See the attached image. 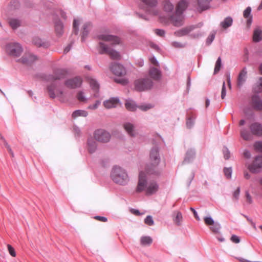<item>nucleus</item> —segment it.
Listing matches in <instances>:
<instances>
[{
  "mask_svg": "<svg viewBox=\"0 0 262 262\" xmlns=\"http://www.w3.org/2000/svg\"><path fill=\"white\" fill-rule=\"evenodd\" d=\"M159 189V185L155 181L147 183L145 172L141 171L139 174V181L136 188L137 192L146 191L147 195L155 193Z\"/></svg>",
  "mask_w": 262,
  "mask_h": 262,
  "instance_id": "1",
  "label": "nucleus"
},
{
  "mask_svg": "<svg viewBox=\"0 0 262 262\" xmlns=\"http://www.w3.org/2000/svg\"><path fill=\"white\" fill-rule=\"evenodd\" d=\"M111 177L115 183L121 185H125L129 181L126 171L120 166H115L113 168Z\"/></svg>",
  "mask_w": 262,
  "mask_h": 262,
  "instance_id": "2",
  "label": "nucleus"
},
{
  "mask_svg": "<svg viewBox=\"0 0 262 262\" xmlns=\"http://www.w3.org/2000/svg\"><path fill=\"white\" fill-rule=\"evenodd\" d=\"M149 156L151 164L150 166H147L146 171L147 173L150 174H158L159 171L157 166L161 161L159 148L157 147H153L150 150Z\"/></svg>",
  "mask_w": 262,
  "mask_h": 262,
  "instance_id": "3",
  "label": "nucleus"
},
{
  "mask_svg": "<svg viewBox=\"0 0 262 262\" xmlns=\"http://www.w3.org/2000/svg\"><path fill=\"white\" fill-rule=\"evenodd\" d=\"M135 89L139 92L150 90L153 86L152 81L148 78H140L134 82Z\"/></svg>",
  "mask_w": 262,
  "mask_h": 262,
  "instance_id": "4",
  "label": "nucleus"
},
{
  "mask_svg": "<svg viewBox=\"0 0 262 262\" xmlns=\"http://www.w3.org/2000/svg\"><path fill=\"white\" fill-rule=\"evenodd\" d=\"M6 53L12 56L18 57L23 52V49L21 45L17 42H9L6 45Z\"/></svg>",
  "mask_w": 262,
  "mask_h": 262,
  "instance_id": "5",
  "label": "nucleus"
},
{
  "mask_svg": "<svg viewBox=\"0 0 262 262\" xmlns=\"http://www.w3.org/2000/svg\"><path fill=\"white\" fill-rule=\"evenodd\" d=\"M99 52L100 54H107L113 59H118L120 57L119 52L110 48L102 42L99 43Z\"/></svg>",
  "mask_w": 262,
  "mask_h": 262,
  "instance_id": "6",
  "label": "nucleus"
},
{
  "mask_svg": "<svg viewBox=\"0 0 262 262\" xmlns=\"http://www.w3.org/2000/svg\"><path fill=\"white\" fill-rule=\"evenodd\" d=\"M94 137L96 140L103 143L108 142L111 139L110 133L101 128L98 129L94 132Z\"/></svg>",
  "mask_w": 262,
  "mask_h": 262,
  "instance_id": "7",
  "label": "nucleus"
},
{
  "mask_svg": "<svg viewBox=\"0 0 262 262\" xmlns=\"http://www.w3.org/2000/svg\"><path fill=\"white\" fill-rule=\"evenodd\" d=\"M247 168L252 173L260 172L262 168V156H256L253 163L249 164Z\"/></svg>",
  "mask_w": 262,
  "mask_h": 262,
  "instance_id": "8",
  "label": "nucleus"
},
{
  "mask_svg": "<svg viewBox=\"0 0 262 262\" xmlns=\"http://www.w3.org/2000/svg\"><path fill=\"white\" fill-rule=\"evenodd\" d=\"M110 69L116 76H122L126 74V69L124 66L117 62L112 63Z\"/></svg>",
  "mask_w": 262,
  "mask_h": 262,
  "instance_id": "9",
  "label": "nucleus"
},
{
  "mask_svg": "<svg viewBox=\"0 0 262 262\" xmlns=\"http://www.w3.org/2000/svg\"><path fill=\"white\" fill-rule=\"evenodd\" d=\"M202 23H199L196 25H190L186 27L182 28L181 29H180L177 31H176L174 32V34L178 36H185L188 34L189 33H190L191 31H193L194 29L200 28L201 26H202Z\"/></svg>",
  "mask_w": 262,
  "mask_h": 262,
  "instance_id": "10",
  "label": "nucleus"
},
{
  "mask_svg": "<svg viewBox=\"0 0 262 262\" xmlns=\"http://www.w3.org/2000/svg\"><path fill=\"white\" fill-rule=\"evenodd\" d=\"M82 79L79 76L68 79L65 82V85L71 89H75L80 87L82 84Z\"/></svg>",
  "mask_w": 262,
  "mask_h": 262,
  "instance_id": "11",
  "label": "nucleus"
},
{
  "mask_svg": "<svg viewBox=\"0 0 262 262\" xmlns=\"http://www.w3.org/2000/svg\"><path fill=\"white\" fill-rule=\"evenodd\" d=\"M249 129L252 135L256 136H262V124L259 122H255L249 125Z\"/></svg>",
  "mask_w": 262,
  "mask_h": 262,
  "instance_id": "12",
  "label": "nucleus"
},
{
  "mask_svg": "<svg viewBox=\"0 0 262 262\" xmlns=\"http://www.w3.org/2000/svg\"><path fill=\"white\" fill-rule=\"evenodd\" d=\"M98 38L100 40L111 41L115 45L119 44L120 41V39L118 36L109 34H100L98 36Z\"/></svg>",
  "mask_w": 262,
  "mask_h": 262,
  "instance_id": "13",
  "label": "nucleus"
},
{
  "mask_svg": "<svg viewBox=\"0 0 262 262\" xmlns=\"http://www.w3.org/2000/svg\"><path fill=\"white\" fill-rule=\"evenodd\" d=\"M247 78V68L244 67L239 72L237 80V85L238 88L243 86L244 84L246 81Z\"/></svg>",
  "mask_w": 262,
  "mask_h": 262,
  "instance_id": "14",
  "label": "nucleus"
},
{
  "mask_svg": "<svg viewBox=\"0 0 262 262\" xmlns=\"http://www.w3.org/2000/svg\"><path fill=\"white\" fill-rule=\"evenodd\" d=\"M253 108L257 111H262V100L257 95H254L251 98Z\"/></svg>",
  "mask_w": 262,
  "mask_h": 262,
  "instance_id": "15",
  "label": "nucleus"
},
{
  "mask_svg": "<svg viewBox=\"0 0 262 262\" xmlns=\"http://www.w3.org/2000/svg\"><path fill=\"white\" fill-rule=\"evenodd\" d=\"M66 75V71L64 69H58L54 72V75H50L49 79L51 80H56L63 79Z\"/></svg>",
  "mask_w": 262,
  "mask_h": 262,
  "instance_id": "16",
  "label": "nucleus"
},
{
  "mask_svg": "<svg viewBox=\"0 0 262 262\" xmlns=\"http://www.w3.org/2000/svg\"><path fill=\"white\" fill-rule=\"evenodd\" d=\"M123 127L128 135L131 137H135L137 135L135 125L130 122H125Z\"/></svg>",
  "mask_w": 262,
  "mask_h": 262,
  "instance_id": "17",
  "label": "nucleus"
},
{
  "mask_svg": "<svg viewBox=\"0 0 262 262\" xmlns=\"http://www.w3.org/2000/svg\"><path fill=\"white\" fill-rule=\"evenodd\" d=\"M37 59V57L36 55L32 54H28L23 56L20 58V60L24 64L30 65L36 61Z\"/></svg>",
  "mask_w": 262,
  "mask_h": 262,
  "instance_id": "18",
  "label": "nucleus"
},
{
  "mask_svg": "<svg viewBox=\"0 0 262 262\" xmlns=\"http://www.w3.org/2000/svg\"><path fill=\"white\" fill-rule=\"evenodd\" d=\"M183 14L177 13L175 12V13L171 16V20L173 23L174 26L179 27L182 25L183 23Z\"/></svg>",
  "mask_w": 262,
  "mask_h": 262,
  "instance_id": "19",
  "label": "nucleus"
},
{
  "mask_svg": "<svg viewBox=\"0 0 262 262\" xmlns=\"http://www.w3.org/2000/svg\"><path fill=\"white\" fill-rule=\"evenodd\" d=\"M119 99L117 97L111 98L108 100H106L103 102V105L106 108H111L115 107L116 105L119 103Z\"/></svg>",
  "mask_w": 262,
  "mask_h": 262,
  "instance_id": "20",
  "label": "nucleus"
},
{
  "mask_svg": "<svg viewBox=\"0 0 262 262\" xmlns=\"http://www.w3.org/2000/svg\"><path fill=\"white\" fill-rule=\"evenodd\" d=\"M195 151L193 148L188 149L186 153V156L184 160L183 163H189L191 162L195 157Z\"/></svg>",
  "mask_w": 262,
  "mask_h": 262,
  "instance_id": "21",
  "label": "nucleus"
},
{
  "mask_svg": "<svg viewBox=\"0 0 262 262\" xmlns=\"http://www.w3.org/2000/svg\"><path fill=\"white\" fill-rule=\"evenodd\" d=\"M95 139L92 137L88 138L87 141L88 150L90 154H93L97 148V145Z\"/></svg>",
  "mask_w": 262,
  "mask_h": 262,
  "instance_id": "22",
  "label": "nucleus"
},
{
  "mask_svg": "<svg viewBox=\"0 0 262 262\" xmlns=\"http://www.w3.org/2000/svg\"><path fill=\"white\" fill-rule=\"evenodd\" d=\"M196 117L195 113H188L186 123L187 128H191L193 126Z\"/></svg>",
  "mask_w": 262,
  "mask_h": 262,
  "instance_id": "23",
  "label": "nucleus"
},
{
  "mask_svg": "<svg viewBox=\"0 0 262 262\" xmlns=\"http://www.w3.org/2000/svg\"><path fill=\"white\" fill-rule=\"evenodd\" d=\"M8 23L13 30H16L20 27L22 24V20L18 18H9L8 19Z\"/></svg>",
  "mask_w": 262,
  "mask_h": 262,
  "instance_id": "24",
  "label": "nucleus"
},
{
  "mask_svg": "<svg viewBox=\"0 0 262 262\" xmlns=\"http://www.w3.org/2000/svg\"><path fill=\"white\" fill-rule=\"evenodd\" d=\"M91 26L92 24L90 22H86L83 25L81 36L82 42L85 41V38L89 33V28Z\"/></svg>",
  "mask_w": 262,
  "mask_h": 262,
  "instance_id": "25",
  "label": "nucleus"
},
{
  "mask_svg": "<svg viewBox=\"0 0 262 262\" xmlns=\"http://www.w3.org/2000/svg\"><path fill=\"white\" fill-rule=\"evenodd\" d=\"M149 74L150 77L155 80H159L161 77L160 71L154 67L150 68Z\"/></svg>",
  "mask_w": 262,
  "mask_h": 262,
  "instance_id": "26",
  "label": "nucleus"
},
{
  "mask_svg": "<svg viewBox=\"0 0 262 262\" xmlns=\"http://www.w3.org/2000/svg\"><path fill=\"white\" fill-rule=\"evenodd\" d=\"M251 13V8L250 7H248L243 12L244 17L247 19V24L248 26H250L252 22V16Z\"/></svg>",
  "mask_w": 262,
  "mask_h": 262,
  "instance_id": "27",
  "label": "nucleus"
},
{
  "mask_svg": "<svg viewBox=\"0 0 262 262\" xmlns=\"http://www.w3.org/2000/svg\"><path fill=\"white\" fill-rule=\"evenodd\" d=\"M187 7V3L186 1L182 0L178 4L175 12L177 13L183 14Z\"/></svg>",
  "mask_w": 262,
  "mask_h": 262,
  "instance_id": "28",
  "label": "nucleus"
},
{
  "mask_svg": "<svg viewBox=\"0 0 262 262\" xmlns=\"http://www.w3.org/2000/svg\"><path fill=\"white\" fill-rule=\"evenodd\" d=\"M56 85L54 83L47 86V91L49 93V96L52 99H54L56 97L55 91L56 89Z\"/></svg>",
  "mask_w": 262,
  "mask_h": 262,
  "instance_id": "29",
  "label": "nucleus"
},
{
  "mask_svg": "<svg viewBox=\"0 0 262 262\" xmlns=\"http://www.w3.org/2000/svg\"><path fill=\"white\" fill-rule=\"evenodd\" d=\"M212 0H198V5L201 11L207 9L209 7Z\"/></svg>",
  "mask_w": 262,
  "mask_h": 262,
  "instance_id": "30",
  "label": "nucleus"
},
{
  "mask_svg": "<svg viewBox=\"0 0 262 262\" xmlns=\"http://www.w3.org/2000/svg\"><path fill=\"white\" fill-rule=\"evenodd\" d=\"M152 243V239L149 236H143L140 238V244L143 246H148Z\"/></svg>",
  "mask_w": 262,
  "mask_h": 262,
  "instance_id": "31",
  "label": "nucleus"
},
{
  "mask_svg": "<svg viewBox=\"0 0 262 262\" xmlns=\"http://www.w3.org/2000/svg\"><path fill=\"white\" fill-rule=\"evenodd\" d=\"M253 39L254 42H259L262 40V31L260 29L257 28L254 30Z\"/></svg>",
  "mask_w": 262,
  "mask_h": 262,
  "instance_id": "32",
  "label": "nucleus"
},
{
  "mask_svg": "<svg viewBox=\"0 0 262 262\" xmlns=\"http://www.w3.org/2000/svg\"><path fill=\"white\" fill-rule=\"evenodd\" d=\"M233 19L232 17L228 16L221 23V26L224 29H227L232 26Z\"/></svg>",
  "mask_w": 262,
  "mask_h": 262,
  "instance_id": "33",
  "label": "nucleus"
},
{
  "mask_svg": "<svg viewBox=\"0 0 262 262\" xmlns=\"http://www.w3.org/2000/svg\"><path fill=\"white\" fill-rule=\"evenodd\" d=\"M63 25L60 20H57L55 22V29L56 33L58 35H62L63 33Z\"/></svg>",
  "mask_w": 262,
  "mask_h": 262,
  "instance_id": "34",
  "label": "nucleus"
},
{
  "mask_svg": "<svg viewBox=\"0 0 262 262\" xmlns=\"http://www.w3.org/2000/svg\"><path fill=\"white\" fill-rule=\"evenodd\" d=\"M33 43L37 47H43L47 48L48 43L43 42L40 38L38 37H35L32 40Z\"/></svg>",
  "mask_w": 262,
  "mask_h": 262,
  "instance_id": "35",
  "label": "nucleus"
},
{
  "mask_svg": "<svg viewBox=\"0 0 262 262\" xmlns=\"http://www.w3.org/2000/svg\"><path fill=\"white\" fill-rule=\"evenodd\" d=\"M241 136L243 139L246 141L250 140L252 138V134L251 132L246 129L243 128L241 131Z\"/></svg>",
  "mask_w": 262,
  "mask_h": 262,
  "instance_id": "36",
  "label": "nucleus"
},
{
  "mask_svg": "<svg viewBox=\"0 0 262 262\" xmlns=\"http://www.w3.org/2000/svg\"><path fill=\"white\" fill-rule=\"evenodd\" d=\"M126 109L129 111H134L136 110L138 105L132 100H127L125 103Z\"/></svg>",
  "mask_w": 262,
  "mask_h": 262,
  "instance_id": "37",
  "label": "nucleus"
},
{
  "mask_svg": "<svg viewBox=\"0 0 262 262\" xmlns=\"http://www.w3.org/2000/svg\"><path fill=\"white\" fill-rule=\"evenodd\" d=\"M88 115V113L86 111L84 110H77L73 113L72 116L73 118H75L79 116L86 117Z\"/></svg>",
  "mask_w": 262,
  "mask_h": 262,
  "instance_id": "38",
  "label": "nucleus"
},
{
  "mask_svg": "<svg viewBox=\"0 0 262 262\" xmlns=\"http://www.w3.org/2000/svg\"><path fill=\"white\" fill-rule=\"evenodd\" d=\"M89 83L92 90H93L95 92L98 91L99 89V84L95 79L90 78Z\"/></svg>",
  "mask_w": 262,
  "mask_h": 262,
  "instance_id": "39",
  "label": "nucleus"
},
{
  "mask_svg": "<svg viewBox=\"0 0 262 262\" xmlns=\"http://www.w3.org/2000/svg\"><path fill=\"white\" fill-rule=\"evenodd\" d=\"M221 228V225L218 222H214L210 227V230L214 233H218Z\"/></svg>",
  "mask_w": 262,
  "mask_h": 262,
  "instance_id": "40",
  "label": "nucleus"
},
{
  "mask_svg": "<svg viewBox=\"0 0 262 262\" xmlns=\"http://www.w3.org/2000/svg\"><path fill=\"white\" fill-rule=\"evenodd\" d=\"M174 9V6L169 1H166L164 4V10L167 12H171Z\"/></svg>",
  "mask_w": 262,
  "mask_h": 262,
  "instance_id": "41",
  "label": "nucleus"
},
{
  "mask_svg": "<svg viewBox=\"0 0 262 262\" xmlns=\"http://www.w3.org/2000/svg\"><path fill=\"white\" fill-rule=\"evenodd\" d=\"M222 67V59L221 57H219L215 62V67L214 69V74H217L220 71Z\"/></svg>",
  "mask_w": 262,
  "mask_h": 262,
  "instance_id": "42",
  "label": "nucleus"
},
{
  "mask_svg": "<svg viewBox=\"0 0 262 262\" xmlns=\"http://www.w3.org/2000/svg\"><path fill=\"white\" fill-rule=\"evenodd\" d=\"M148 7H154L157 5V0H141Z\"/></svg>",
  "mask_w": 262,
  "mask_h": 262,
  "instance_id": "43",
  "label": "nucleus"
},
{
  "mask_svg": "<svg viewBox=\"0 0 262 262\" xmlns=\"http://www.w3.org/2000/svg\"><path fill=\"white\" fill-rule=\"evenodd\" d=\"M79 22L76 19H74L73 27V33L77 35L79 32Z\"/></svg>",
  "mask_w": 262,
  "mask_h": 262,
  "instance_id": "44",
  "label": "nucleus"
},
{
  "mask_svg": "<svg viewBox=\"0 0 262 262\" xmlns=\"http://www.w3.org/2000/svg\"><path fill=\"white\" fill-rule=\"evenodd\" d=\"M182 220V214L181 212H180V211L177 212L176 216L173 219V221L177 225L180 226L181 225V222Z\"/></svg>",
  "mask_w": 262,
  "mask_h": 262,
  "instance_id": "45",
  "label": "nucleus"
},
{
  "mask_svg": "<svg viewBox=\"0 0 262 262\" xmlns=\"http://www.w3.org/2000/svg\"><path fill=\"white\" fill-rule=\"evenodd\" d=\"M224 172L227 179L231 178L232 169L231 167H225L224 169Z\"/></svg>",
  "mask_w": 262,
  "mask_h": 262,
  "instance_id": "46",
  "label": "nucleus"
},
{
  "mask_svg": "<svg viewBox=\"0 0 262 262\" xmlns=\"http://www.w3.org/2000/svg\"><path fill=\"white\" fill-rule=\"evenodd\" d=\"M153 107V105L151 104H144L138 106L137 107L140 108L141 110L143 111H147V110Z\"/></svg>",
  "mask_w": 262,
  "mask_h": 262,
  "instance_id": "47",
  "label": "nucleus"
},
{
  "mask_svg": "<svg viewBox=\"0 0 262 262\" xmlns=\"http://www.w3.org/2000/svg\"><path fill=\"white\" fill-rule=\"evenodd\" d=\"M144 223L148 226H152L154 225V221L151 215H148L144 220Z\"/></svg>",
  "mask_w": 262,
  "mask_h": 262,
  "instance_id": "48",
  "label": "nucleus"
},
{
  "mask_svg": "<svg viewBox=\"0 0 262 262\" xmlns=\"http://www.w3.org/2000/svg\"><path fill=\"white\" fill-rule=\"evenodd\" d=\"M115 81L117 83H120L123 85H126L128 83V80L124 78H117L115 79Z\"/></svg>",
  "mask_w": 262,
  "mask_h": 262,
  "instance_id": "49",
  "label": "nucleus"
},
{
  "mask_svg": "<svg viewBox=\"0 0 262 262\" xmlns=\"http://www.w3.org/2000/svg\"><path fill=\"white\" fill-rule=\"evenodd\" d=\"M204 220L205 224L208 226H211L214 222V221L210 216L205 217Z\"/></svg>",
  "mask_w": 262,
  "mask_h": 262,
  "instance_id": "50",
  "label": "nucleus"
},
{
  "mask_svg": "<svg viewBox=\"0 0 262 262\" xmlns=\"http://www.w3.org/2000/svg\"><path fill=\"white\" fill-rule=\"evenodd\" d=\"M77 99L80 102H85L86 100L85 97L84 96L83 92L80 91L79 92L77 95Z\"/></svg>",
  "mask_w": 262,
  "mask_h": 262,
  "instance_id": "51",
  "label": "nucleus"
},
{
  "mask_svg": "<svg viewBox=\"0 0 262 262\" xmlns=\"http://www.w3.org/2000/svg\"><path fill=\"white\" fill-rule=\"evenodd\" d=\"M215 38V33H212L209 35L207 39H206V44L208 45H210Z\"/></svg>",
  "mask_w": 262,
  "mask_h": 262,
  "instance_id": "52",
  "label": "nucleus"
},
{
  "mask_svg": "<svg viewBox=\"0 0 262 262\" xmlns=\"http://www.w3.org/2000/svg\"><path fill=\"white\" fill-rule=\"evenodd\" d=\"M255 149L262 152V141H257L254 144Z\"/></svg>",
  "mask_w": 262,
  "mask_h": 262,
  "instance_id": "53",
  "label": "nucleus"
},
{
  "mask_svg": "<svg viewBox=\"0 0 262 262\" xmlns=\"http://www.w3.org/2000/svg\"><path fill=\"white\" fill-rule=\"evenodd\" d=\"M253 91L256 94L262 92V87L259 85V84L255 83L253 87Z\"/></svg>",
  "mask_w": 262,
  "mask_h": 262,
  "instance_id": "54",
  "label": "nucleus"
},
{
  "mask_svg": "<svg viewBox=\"0 0 262 262\" xmlns=\"http://www.w3.org/2000/svg\"><path fill=\"white\" fill-rule=\"evenodd\" d=\"M7 247L10 254L13 257H15L16 252L13 247L10 245H8Z\"/></svg>",
  "mask_w": 262,
  "mask_h": 262,
  "instance_id": "55",
  "label": "nucleus"
},
{
  "mask_svg": "<svg viewBox=\"0 0 262 262\" xmlns=\"http://www.w3.org/2000/svg\"><path fill=\"white\" fill-rule=\"evenodd\" d=\"M224 158L228 160L230 158V151L227 147H224L223 149Z\"/></svg>",
  "mask_w": 262,
  "mask_h": 262,
  "instance_id": "56",
  "label": "nucleus"
},
{
  "mask_svg": "<svg viewBox=\"0 0 262 262\" xmlns=\"http://www.w3.org/2000/svg\"><path fill=\"white\" fill-rule=\"evenodd\" d=\"M155 31L156 35L160 37L164 36L165 34V31L163 29H156Z\"/></svg>",
  "mask_w": 262,
  "mask_h": 262,
  "instance_id": "57",
  "label": "nucleus"
},
{
  "mask_svg": "<svg viewBox=\"0 0 262 262\" xmlns=\"http://www.w3.org/2000/svg\"><path fill=\"white\" fill-rule=\"evenodd\" d=\"M226 95V90L225 87V82H224L222 85V92H221V98L222 99H224Z\"/></svg>",
  "mask_w": 262,
  "mask_h": 262,
  "instance_id": "58",
  "label": "nucleus"
},
{
  "mask_svg": "<svg viewBox=\"0 0 262 262\" xmlns=\"http://www.w3.org/2000/svg\"><path fill=\"white\" fill-rule=\"evenodd\" d=\"M231 241L234 243L237 244L240 242L239 237L236 235H232L231 237Z\"/></svg>",
  "mask_w": 262,
  "mask_h": 262,
  "instance_id": "59",
  "label": "nucleus"
},
{
  "mask_svg": "<svg viewBox=\"0 0 262 262\" xmlns=\"http://www.w3.org/2000/svg\"><path fill=\"white\" fill-rule=\"evenodd\" d=\"M100 103H101V102L99 100H97V101H96V102H95V103L94 104L90 105L89 106V108L91 109H92V110H95V109L97 108L99 106Z\"/></svg>",
  "mask_w": 262,
  "mask_h": 262,
  "instance_id": "60",
  "label": "nucleus"
},
{
  "mask_svg": "<svg viewBox=\"0 0 262 262\" xmlns=\"http://www.w3.org/2000/svg\"><path fill=\"white\" fill-rule=\"evenodd\" d=\"M172 45L173 47H174L175 48H183V47H184V45H183L181 42H178V41L172 42Z\"/></svg>",
  "mask_w": 262,
  "mask_h": 262,
  "instance_id": "61",
  "label": "nucleus"
},
{
  "mask_svg": "<svg viewBox=\"0 0 262 262\" xmlns=\"http://www.w3.org/2000/svg\"><path fill=\"white\" fill-rule=\"evenodd\" d=\"M95 219H97L100 221L105 222L107 221V219L105 216H95L94 217Z\"/></svg>",
  "mask_w": 262,
  "mask_h": 262,
  "instance_id": "62",
  "label": "nucleus"
},
{
  "mask_svg": "<svg viewBox=\"0 0 262 262\" xmlns=\"http://www.w3.org/2000/svg\"><path fill=\"white\" fill-rule=\"evenodd\" d=\"M244 157L247 159H249L251 157V153L248 149H245L243 152Z\"/></svg>",
  "mask_w": 262,
  "mask_h": 262,
  "instance_id": "63",
  "label": "nucleus"
},
{
  "mask_svg": "<svg viewBox=\"0 0 262 262\" xmlns=\"http://www.w3.org/2000/svg\"><path fill=\"white\" fill-rule=\"evenodd\" d=\"M73 42L69 43L64 49L63 52L64 54L68 53L71 49Z\"/></svg>",
  "mask_w": 262,
  "mask_h": 262,
  "instance_id": "64",
  "label": "nucleus"
}]
</instances>
